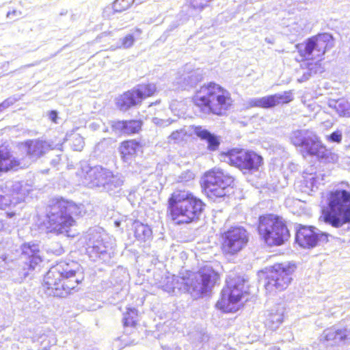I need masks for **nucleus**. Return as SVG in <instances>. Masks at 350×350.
Returning <instances> with one entry per match:
<instances>
[{
	"mask_svg": "<svg viewBox=\"0 0 350 350\" xmlns=\"http://www.w3.org/2000/svg\"><path fill=\"white\" fill-rule=\"evenodd\" d=\"M83 279L81 269L78 263L73 261L61 262L49 270L43 282L47 295L64 297L75 290Z\"/></svg>",
	"mask_w": 350,
	"mask_h": 350,
	"instance_id": "nucleus-1",
	"label": "nucleus"
},
{
	"mask_svg": "<svg viewBox=\"0 0 350 350\" xmlns=\"http://www.w3.org/2000/svg\"><path fill=\"white\" fill-rule=\"evenodd\" d=\"M206 204L189 191L178 190L168 199L167 216L176 225L200 220Z\"/></svg>",
	"mask_w": 350,
	"mask_h": 350,
	"instance_id": "nucleus-2",
	"label": "nucleus"
},
{
	"mask_svg": "<svg viewBox=\"0 0 350 350\" xmlns=\"http://www.w3.org/2000/svg\"><path fill=\"white\" fill-rule=\"evenodd\" d=\"M76 174L84 186L107 192L109 195L119 193L124 183L122 175L114 174L101 165L91 167L86 161L80 162Z\"/></svg>",
	"mask_w": 350,
	"mask_h": 350,
	"instance_id": "nucleus-3",
	"label": "nucleus"
},
{
	"mask_svg": "<svg viewBox=\"0 0 350 350\" xmlns=\"http://www.w3.org/2000/svg\"><path fill=\"white\" fill-rule=\"evenodd\" d=\"M81 211V206L72 201L53 199L46 208L47 228L51 232L74 237L75 234L70 233L71 228L75 225L74 218L79 215Z\"/></svg>",
	"mask_w": 350,
	"mask_h": 350,
	"instance_id": "nucleus-4",
	"label": "nucleus"
},
{
	"mask_svg": "<svg viewBox=\"0 0 350 350\" xmlns=\"http://www.w3.org/2000/svg\"><path fill=\"white\" fill-rule=\"evenodd\" d=\"M193 103L204 113L222 115L231 105V99L228 92L220 85L210 83L196 92Z\"/></svg>",
	"mask_w": 350,
	"mask_h": 350,
	"instance_id": "nucleus-5",
	"label": "nucleus"
},
{
	"mask_svg": "<svg viewBox=\"0 0 350 350\" xmlns=\"http://www.w3.org/2000/svg\"><path fill=\"white\" fill-rule=\"evenodd\" d=\"M327 208L324 210L325 221L339 228L350 223V192L336 189L327 195Z\"/></svg>",
	"mask_w": 350,
	"mask_h": 350,
	"instance_id": "nucleus-6",
	"label": "nucleus"
},
{
	"mask_svg": "<svg viewBox=\"0 0 350 350\" xmlns=\"http://www.w3.org/2000/svg\"><path fill=\"white\" fill-rule=\"evenodd\" d=\"M100 230L90 229L83 235L81 241L85 245L86 252L91 260L109 264L115 256V243Z\"/></svg>",
	"mask_w": 350,
	"mask_h": 350,
	"instance_id": "nucleus-7",
	"label": "nucleus"
},
{
	"mask_svg": "<svg viewBox=\"0 0 350 350\" xmlns=\"http://www.w3.org/2000/svg\"><path fill=\"white\" fill-rule=\"evenodd\" d=\"M172 277V282L174 284V293H176V290L178 291L185 290L194 294L195 296H199L211 291L219 278V274L208 265L202 267L191 278L185 279L174 275Z\"/></svg>",
	"mask_w": 350,
	"mask_h": 350,
	"instance_id": "nucleus-8",
	"label": "nucleus"
},
{
	"mask_svg": "<svg viewBox=\"0 0 350 350\" xmlns=\"http://www.w3.org/2000/svg\"><path fill=\"white\" fill-rule=\"evenodd\" d=\"M289 139L304 157L315 156L319 159L329 161L330 152L313 131L308 129L293 131L289 135Z\"/></svg>",
	"mask_w": 350,
	"mask_h": 350,
	"instance_id": "nucleus-9",
	"label": "nucleus"
},
{
	"mask_svg": "<svg viewBox=\"0 0 350 350\" xmlns=\"http://www.w3.org/2000/svg\"><path fill=\"white\" fill-rule=\"evenodd\" d=\"M258 229L260 237L269 246L281 245L290 237L289 231L282 219L271 214L259 217Z\"/></svg>",
	"mask_w": 350,
	"mask_h": 350,
	"instance_id": "nucleus-10",
	"label": "nucleus"
},
{
	"mask_svg": "<svg viewBox=\"0 0 350 350\" xmlns=\"http://www.w3.org/2000/svg\"><path fill=\"white\" fill-rule=\"evenodd\" d=\"M42 261L39 245L33 242L25 243L21 246V255L18 259L14 260L7 255L0 256V267L5 269H13L10 265L17 264L22 267V275H28V271L33 270Z\"/></svg>",
	"mask_w": 350,
	"mask_h": 350,
	"instance_id": "nucleus-11",
	"label": "nucleus"
},
{
	"mask_svg": "<svg viewBox=\"0 0 350 350\" xmlns=\"http://www.w3.org/2000/svg\"><path fill=\"white\" fill-rule=\"evenodd\" d=\"M295 270V265L290 262L276 263L267 268L265 283L266 291L271 293L286 289L292 281Z\"/></svg>",
	"mask_w": 350,
	"mask_h": 350,
	"instance_id": "nucleus-12",
	"label": "nucleus"
},
{
	"mask_svg": "<svg viewBox=\"0 0 350 350\" xmlns=\"http://www.w3.org/2000/svg\"><path fill=\"white\" fill-rule=\"evenodd\" d=\"M247 281L241 276L229 275L226 278L227 287L221 293V299L217 301L216 306L224 311L232 310L231 304L239 302L244 294L247 293Z\"/></svg>",
	"mask_w": 350,
	"mask_h": 350,
	"instance_id": "nucleus-13",
	"label": "nucleus"
},
{
	"mask_svg": "<svg viewBox=\"0 0 350 350\" xmlns=\"http://www.w3.org/2000/svg\"><path fill=\"white\" fill-rule=\"evenodd\" d=\"M232 176L219 168L207 172L203 178V189L207 196L211 199L225 196L233 183Z\"/></svg>",
	"mask_w": 350,
	"mask_h": 350,
	"instance_id": "nucleus-14",
	"label": "nucleus"
},
{
	"mask_svg": "<svg viewBox=\"0 0 350 350\" xmlns=\"http://www.w3.org/2000/svg\"><path fill=\"white\" fill-rule=\"evenodd\" d=\"M333 46V38L327 33L318 34L296 45L300 56L306 59L320 58Z\"/></svg>",
	"mask_w": 350,
	"mask_h": 350,
	"instance_id": "nucleus-15",
	"label": "nucleus"
},
{
	"mask_svg": "<svg viewBox=\"0 0 350 350\" xmlns=\"http://www.w3.org/2000/svg\"><path fill=\"white\" fill-rule=\"evenodd\" d=\"M155 91L156 86L153 83L138 85L118 97L116 106L120 111H126L140 104L146 97L153 95Z\"/></svg>",
	"mask_w": 350,
	"mask_h": 350,
	"instance_id": "nucleus-16",
	"label": "nucleus"
},
{
	"mask_svg": "<svg viewBox=\"0 0 350 350\" xmlns=\"http://www.w3.org/2000/svg\"><path fill=\"white\" fill-rule=\"evenodd\" d=\"M227 162L241 170H257L262 163V158L253 151L244 149H233L226 155Z\"/></svg>",
	"mask_w": 350,
	"mask_h": 350,
	"instance_id": "nucleus-17",
	"label": "nucleus"
},
{
	"mask_svg": "<svg viewBox=\"0 0 350 350\" xmlns=\"http://www.w3.org/2000/svg\"><path fill=\"white\" fill-rule=\"evenodd\" d=\"M248 242V233L241 226L230 228L222 235L221 249L228 254H235L240 252Z\"/></svg>",
	"mask_w": 350,
	"mask_h": 350,
	"instance_id": "nucleus-18",
	"label": "nucleus"
},
{
	"mask_svg": "<svg viewBox=\"0 0 350 350\" xmlns=\"http://www.w3.org/2000/svg\"><path fill=\"white\" fill-rule=\"evenodd\" d=\"M293 100V91L289 90L260 98H251L246 101L245 105L247 108L260 107L269 109L279 105L287 104Z\"/></svg>",
	"mask_w": 350,
	"mask_h": 350,
	"instance_id": "nucleus-19",
	"label": "nucleus"
},
{
	"mask_svg": "<svg viewBox=\"0 0 350 350\" xmlns=\"http://www.w3.org/2000/svg\"><path fill=\"white\" fill-rule=\"evenodd\" d=\"M295 240L302 247H313L318 242L327 241V234L317 228L301 226L296 232Z\"/></svg>",
	"mask_w": 350,
	"mask_h": 350,
	"instance_id": "nucleus-20",
	"label": "nucleus"
},
{
	"mask_svg": "<svg viewBox=\"0 0 350 350\" xmlns=\"http://www.w3.org/2000/svg\"><path fill=\"white\" fill-rule=\"evenodd\" d=\"M62 144L53 145V143L42 140H29L24 144L25 150L27 156L31 161H35L43 156L49 150L55 148L60 150Z\"/></svg>",
	"mask_w": 350,
	"mask_h": 350,
	"instance_id": "nucleus-21",
	"label": "nucleus"
},
{
	"mask_svg": "<svg viewBox=\"0 0 350 350\" xmlns=\"http://www.w3.org/2000/svg\"><path fill=\"white\" fill-rule=\"evenodd\" d=\"M2 189L7 195L12 196L16 202L20 203L25 200L28 189L23 187L22 183L19 181L8 180L4 183Z\"/></svg>",
	"mask_w": 350,
	"mask_h": 350,
	"instance_id": "nucleus-22",
	"label": "nucleus"
},
{
	"mask_svg": "<svg viewBox=\"0 0 350 350\" xmlns=\"http://www.w3.org/2000/svg\"><path fill=\"white\" fill-rule=\"evenodd\" d=\"M142 122L139 120H122L113 122V129L123 134L131 135L138 133L142 128Z\"/></svg>",
	"mask_w": 350,
	"mask_h": 350,
	"instance_id": "nucleus-23",
	"label": "nucleus"
},
{
	"mask_svg": "<svg viewBox=\"0 0 350 350\" xmlns=\"http://www.w3.org/2000/svg\"><path fill=\"white\" fill-rule=\"evenodd\" d=\"M193 131L202 140L206 142L209 150L214 151L218 148L220 142L215 135L211 133L201 126H193Z\"/></svg>",
	"mask_w": 350,
	"mask_h": 350,
	"instance_id": "nucleus-24",
	"label": "nucleus"
},
{
	"mask_svg": "<svg viewBox=\"0 0 350 350\" xmlns=\"http://www.w3.org/2000/svg\"><path fill=\"white\" fill-rule=\"evenodd\" d=\"M320 178L316 173H306L297 187L301 192L310 194L314 189L318 188Z\"/></svg>",
	"mask_w": 350,
	"mask_h": 350,
	"instance_id": "nucleus-25",
	"label": "nucleus"
},
{
	"mask_svg": "<svg viewBox=\"0 0 350 350\" xmlns=\"http://www.w3.org/2000/svg\"><path fill=\"white\" fill-rule=\"evenodd\" d=\"M26 163L15 159L9 152L3 153L0 150V172H7L10 170H16L18 167H24Z\"/></svg>",
	"mask_w": 350,
	"mask_h": 350,
	"instance_id": "nucleus-26",
	"label": "nucleus"
},
{
	"mask_svg": "<svg viewBox=\"0 0 350 350\" xmlns=\"http://www.w3.org/2000/svg\"><path fill=\"white\" fill-rule=\"evenodd\" d=\"M139 143L135 140L123 142L120 147V152L124 162L129 163L135 157Z\"/></svg>",
	"mask_w": 350,
	"mask_h": 350,
	"instance_id": "nucleus-27",
	"label": "nucleus"
},
{
	"mask_svg": "<svg viewBox=\"0 0 350 350\" xmlns=\"http://www.w3.org/2000/svg\"><path fill=\"white\" fill-rule=\"evenodd\" d=\"M322 337L330 345H339L341 342H344L345 332L339 329H325Z\"/></svg>",
	"mask_w": 350,
	"mask_h": 350,
	"instance_id": "nucleus-28",
	"label": "nucleus"
},
{
	"mask_svg": "<svg viewBox=\"0 0 350 350\" xmlns=\"http://www.w3.org/2000/svg\"><path fill=\"white\" fill-rule=\"evenodd\" d=\"M329 107L334 109L340 116L350 117V103L344 98L330 100Z\"/></svg>",
	"mask_w": 350,
	"mask_h": 350,
	"instance_id": "nucleus-29",
	"label": "nucleus"
},
{
	"mask_svg": "<svg viewBox=\"0 0 350 350\" xmlns=\"http://www.w3.org/2000/svg\"><path fill=\"white\" fill-rule=\"evenodd\" d=\"M134 229L135 237L139 241H145L148 239L152 235V230L150 228L143 223L135 220L133 224Z\"/></svg>",
	"mask_w": 350,
	"mask_h": 350,
	"instance_id": "nucleus-30",
	"label": "nucleus"
},
{
	"mask_svg": "<svg viewBox=\"0 0 350 350\" xmlns=\"http://www.w3.org/2000/svg\"><path fill=\"white\" fill-rule=\"evenodd\" d=\"M283 320L282 312L275 313L269 312L264 321L265 326L267 328H278Z\"/></svg>",
	"mask_w": 350,
	"mask_h": 350,
	"instance_id": "nucleus-31",
	"label": "nucleus"
},
{
	"mask_svg": "<svg viewBox=\"0 0 350 350\" xmlns=\"http://www.w3.org/2000/svg\"><path fill=\"white\" fill-rule=\"evenodd\" d=\"M138 321V312L135 308H128L122 319L124 327H135Z\"/></svg>",
	"mask_w": 350,
	"mask_h": 350,
	"instance_id": "nucleus-32",
	"label": "nucleus"
},
{
	"mask_svg": "<svg viewBox=\"0 0 350 350\" xmlns=\"http://www.w3.org/2000/svg\"><path fill=\"white\" fill-rule=\"evenodd\" d=\"M126 332L122 335L118 339L122 341L125 346L137 344L139 340L138 329H126Z\"/></svg>",
	"mask_w": 350,
	"mask_h": 350,
	"instance_id": "nucleus-33",
	"label": "nucleus"
},
{
	"mask_svg": "<svg viewBox=\"0 0 350 350\" xmlns=\"http://www.w3.org/2000/svg\"><path fill=\"white\" fill-rule=\"evenodd\" d=\"M202 79L201 72L199 70H193L187 74V77H184V85L183 87H193L200 81Z\"/></svg>",
	"mask_w": 350,
	"mask_h": 350,
	"instance_id": "nucleus-34",
	"label": "nucleus"
},
{
	"mask_svg": "<svg viewBox=\"0 0 350 350\" xmlns=\"http://www.w3.org/2000/svg\"><path fill=\"white\" fill-rule=\"evenodd\" d=\"M133 3V0H116L112 7L115 12H121L130 8Z\"/></svg>",
	"mask_w": 350,
	"mask_h": 350,
	"instance_id": "nucleus-35",
	"label": "nucleus"
},
{
	"mask_svg": "<svg viewBox=\"0 0 350 350\" xmlns=\"http://www.w3.org/2000/svg\"><path fill=\"white\" fill-rule=\"evenodd\" d=\"M345 127L346 126L341 127L340 129H337L336 131L332 133L330 135H327V141L333 143H340L342 140V135H345L344 130Z\"/></svg>",
	"mask_w": 350,
	"mask_h": 350,
	"instance_id": "nucleus-36",
	"label": "nucleus"
},
{
	"mask_svg": "<svg viewBox=\"0 0 350 350\" xmlns=\"http://www.w3.org/2000/svg\"><path fill=\"white\" fill-rule=\"evenodd\" d=\"M18 202H16L14 198L11 197L7 193L5 196L0 195V209H5L12 205H16Z\"/></svg>",
	"mask_w": 350,
	"mask_h": 350,
	"instance_id": "nucleus-37",
	"label": "nucleus"
},
{
	"mask_svg": "<svg viewBox=\"0 0 350 350\" xmlns=\"http://www.w3.org/2000/svg\"><path fill=\"white\" fill-rule=\"evenodd\" d=\"M172 280V276H167L163 279V280L161 283V287L163 288V290L169 293H174V284H173Z\"/></svg>",
	"mask_w": 350,
	"mask_h": 350,
	"instance_id": "nucleus-38",
	"label": "nucleus"
},
{
	"mask_svg": "<svg viewBox=\"0 0 350 350\" xmlns=\"http://www.w3.org/2000/svg\"><path fill=\"white\" fill-rule=\"evenodd\" d=\"M186 135V132L183 129L174 131L169 137L170 141L174 143H179L183 141Z\"/></svg>",
	"mask_w": 350,
	"mask_h": 350,
	"instance_id": "nucleus-39",
	"label": "nucleus"
},
{
	"mask_svg": "<svg viewBox=\"0 0 350 350\" xmlns=\"http://www.w3.org/2000/svg\"><path fill=\"white\" fill-rule=\"evenodd\" d=\"M135 42V38L133 34H128L125 37L120 39L119 42L120 46L124 49H129L131 47Z\"/></svg>",
	"mask_w": 350,
	"mask_h": 350,
	"instance_id": "nucleus-40",
	"label": "nucleus"
},
{
	"mask_svg": "<svg viewBox=\"0 0 350 350\" xmlns=\"http://www.w3.org/2000/svg\"><path fill=\"white\" fill-rule=\"evenodd\" d=\"M46 252L56 256H59L64 253V249L59 243L55 242L46 248Z\"/></svg>",
	"mask_w": 350,
	"mask_h": 350,
	"instance_id": "nucleus-41",
	"label": "nucleus"
},
{
	"mask_svg": "<svg viewBox=\"0 0 350 350\" xmlns=\"http://www.w3.org/2000/svg\"><path fill=\"white\" fill-rule=\"evenodd\" d=\"M163 329H154V330H144V333L145 334L146 338L149 340H152L153 338H161V336L163 335Z\"/></svg>",
	"mask_w": 350,
	"mask_h": 350,
	"instance_id": "nucleus-42",
	"label": "nucleus"
},
{
	"mask_svg": "<svg viewBox=\"0 0 350 350\" xmlns=\"http://www.w3.org/2000/svg\"><path fill=\"white\" fill-rule=\"evenodd\" d=\"M19 99H20V98L17 97L16 96L9 97L8 98L5 99L4 101H3L0 104V112H2L5 109H7L10 106L12 105L14 103H15Z\"/></svg>",
	"mask_w": 350,
	"mask_h": 350,
	"instance_id": "nucleus-43",
	"label": "nucleus"
},
{
	"mask_svg": "<svg viewBox=\"0 0 350 350\" xmlns=\"http://www.w3.org/2000/svg\"><path fill=\"white\" fill-rule=\"evenodd\" d=\"M195 177L194 174L191 171H186L181 174L179 176L180 182H188L191 180H193Z\"/></svg>",
	"mask_w": 350,
	"mask_h": 350,
	"instance_id": "nucleus-44",
	"label": "nucleus"
},
{
	"mask_svg": "<svg viewBox=\"0 0 350 350\" xmlns=\"http://www.w3.org/2000/svg\"><path fill=\"white\" fill-rule=\"evenodd\" d=\"M191 5L193 9L200 11L207 6V3L202 2V0H191Z\"/></svg>",
	"mask_w": 350,
	"mask_h": 350,
	"instance_id": "nucleus-45",
	"label": "nucleus"
},
{
	"mask_svg": "<svg viewBox=\"0 0 350 350\" xmlns=\"http://www.w3.org/2000/svg\"><path fill=\"white\" fill-rule=\"evenodd\" d=\"M314 66L312 65V66L309 68V70L304 72L302 75V77L298 80L299 82H304L309 79L311 75V72L313 70Z\"/></svg>",
	"mask_w": 350,
	"mask_h": 350,
	"instance_id": "nucleus-46",
	"label": "nucleus"
},
{
	"mask_svg": "<svg viewBox=\"0 0 350 350\" xmlns=\"http://www.w3.org/2000/svg\"><path fill=\"white\" fill-rule=\"evenodd\" d=\"M49 118L53 122L57 123L58 118L57 112L56 111H51L49 113Z\"/></svg>",
	"mask_w": 350,
	"mask_h": 350,
	"instance_id": "nucleus-47",
	"label": "nucleus"
},
{
	"mask_svg": "<svg viewBox=\"0 0 350 350\" xmlns=\"http://www.w3.org/2000/svg\"><path fill=\"white\" fill-rule=\"evenodd\" d=\"M21 12L14 10L12 11L8 12L7 17L9 18H13L14 17L21 15Z\"/></svg>",
	"mask_w": 350,
	"mask_h": 350,
	"instance_id": "nucleus-48",
	"label": "nucleus"
},
{
	"mask_svg": "<svg viewBox=\"0 0 350 350\" xmlns=\"http://www.w3.org/2000/svg\"><path fill=\"white\" fill-rule=\"evenodd\" d=\"M345 332V338L344 343H350V329H339Z\"/></svg>",
	"mask_w": 350,
	"mask_h": 350,
	"instance_id": "nucleus-49",
	"label": "nucleus"
},
{
	"mask_svg": "<svg viewBox=\"0 0 350 350\" xmlns=\"http://www.w3.org/2000/svg\"><path fill=\"white\" fill-rule=\"evenodd\" d=\"M153 122L154 123H155L156 124H159L160 126H165V125H167V124H166V122L167 121H165L163 120H161V119H159L157 118H153Z\"/></svg>",
	"mask_w": 350,
	"mask_h": 350,
	"instance_id": "nucleus-50",
	"label": "nucleus"
},
{
	"mask_svg": "<svg viewBox=\"0 0 350 350\" xmlns=\"http://www.w3.org/2000/svg\"><path fill=\"white\" fill-rule=\"evenodd\" d=\"M162 348L163 350H180V349L178 348V347L172 348V347H166V346L162 347Z\"/></svg>",
	"mask_w": 350,
	"mask_h": 350,
	"instance_id": "nucleus-51",
	"label": "nucleus"
},
{
	"mask_svg": "<svg viewBox=\"0 0 350 350\" xmlns=\"http://www.w3.org/2000/svg\"><path fill=\"white\" fill-rule=\"evenodd\" d=\"M148 0H133V3H135L136 4H141L144 2H146Z\"/></svg>",
	"mask_w": 350,
	"mask_h": 350,
	"instance_id": "nucleus-52",
	"label": "nucleus"
},
{
	"mask_svg": "<svg viewBox=\"0 0 350 350\" xmlns=\"http://www.w3.org/2000/svg\"><path fill=\"white\" fill-rule=\"evenodd\" d=\"M141 30L139 29H137L136 31H135V33L137 34V35H140L141 33Z\"/></svg>",
	"mask_w": 350,
	"mask_h": 350,
	"instance_id": "nucleus-53",
	"label": "nucleus"
},
{
	"mask_svg": "<svg viewBox=\"0 0 350 350\" xmlns=\"http://www.w3.org/2000/svg\"><path fill=\"white\" fill-rule=\"evenodd\" d=\"M3 224L2 223V221H0V230L1 229H3Z\"/></svg>",
	"mask_w": 350,
	"mask_h": 350,
	"instance_id": "nucleus-54",
	"label": "nucleus"
},
{
	"mask_svg": "<svg viewBox=\"0 0 350 350\" xmlns=\"http://www.w3.org/2000/svg\"><path fill=\"white\" fill-rule=\"evenodd\" d=\"M76 140L79 141L80 143L82 142V139L81 137L77 138Z\"/></svg>",
	"mask_w": 350,
	"mask_h": 350,
	"instance_id": "nucleus-55",
	"label": "nucleus"
},
{
	"mask_svg": "<svg viewBox=\"0 0 350 350\" xmlns=\"http://www.w3.org/2000/svg\"><path fill=\"white\" fill-rule=\"evenodd\" d=\"M115 224H116V226H118L120 223H119V222H118V221H116V223H115Z\"/></svg>",
	"mask_w": 350,
	"mask_h": 350,
	"instance_id": "nucleus-56",
	"label": "nucleus"
},
{
	"mask_svg": "<svg viewBox=\"0 0 350 350\" xmlns=\"http://www.w3.org/2000/svg\"><path fill=\"white\" fill-rule=\"evenodd\" d=\"M8 66V62H6V64H4V66Z\"/></svg>",
	"mask_w": 350,
	"mask_h": 350,
	"instance_id": "nucleus-57",
	"label": "nucleus"
},
{
	"mask_svg": "<svg viewBox=\"0 0 350 350\" xmlns=\"http://www.w3.org/2000/svg\"><path fill=\"white\" fill-rule=\"evenodd\" d=\"M8 66V62H6V64H4V66Z\"/></svg>",
	"mask_w": 350,
	"mask_h": 350,
	"instance_id": "nucleus-58",
	"label": "nucleus"
},
{
	"mask_svg": "<svg viewBox=\"0 0 350 350\" xmlns=\"http://www.w3.org/2000/svg\"><path fill=\"white\" fill-rule=\"evenodd\" d=\"M83 148V146H82V145H81V146H80V148H78L77 150H80V148Z\"/></svg>",
	"mask_w": 350,
	"mask_h": 350,
	"instance_id": "nucleus-59",
	"label": "nucleus"
}]
</instances>
